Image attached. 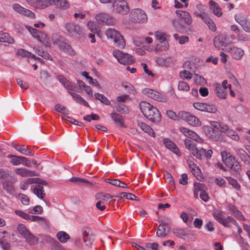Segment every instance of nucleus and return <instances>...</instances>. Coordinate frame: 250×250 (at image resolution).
Listing matches in <instances>:
<instances>
[{
  "mask_svg": "<svg viewBox=\"0 0 250 250\" xmlns=\"http://www.w3.org/2000/svg\"><path fill=\"white\" fill-rule=\"evenodd\" d=\"M0 42L13 43L14 40L8 33L0 31Z\"/></svg>",
  "mask_w": 250,
  "mask_h": 250,
  "instance_id": "32",
  "label": "nucleus"
},
{
  "mask_svg": "<svg viewBox=\"0 0 250 250\" xmlns=\"http://www.w3.org/2000/svg\"><path fill=\"white\" fill-rule=\"evenodd\" d=\"M179 117L186 121L191 125L198 126L201 125V122L199 120L189 112L181 111L179 113Z\"/></svg>",
  "mask_w": 250,
  "mask_h": 250,
  "instance_id": "9",
  "label": "nucleus"
},
{
  "mask_svg": "<svg viewBox=\"0 0 250 250\" xmlns=\"http://www.w3.org/2000/svg\"><path fill=\"white\" fill-rule=\"evenodd\" d=\"M180 130L184 135L188 138H190L195 141L199 143H202L203 142V139L195 132L186 127H181Z\"/></svg>",
  "mask_w": 250,
  "mask_h": 250,
  "instance_id": "15",
  "label": "nucleus"
},
{
  "mask_svg": "<svg viewBox=\"0 0 250 250\" xmlns=\"http://www.w3.org/2000/svg\"><path fill=\"white\" fill-rule=\"evenodd\" d=\"M51 245L52 250H64L62 246L56 240L52 241Z\"/></svg>",
  "mask_w": 250,
  "mask_h": 250,
  "instance_id": "62",
  "label": "nucleus"
},
{
  "mask_svg": "<svg viewBox=\"0 0 250 250\" xmlns=\"http://www.w3.org/2000/svg\"><path fill=\"white\" fill-rule=\"evenodd\" d=\"M64 28L67 35L70 36L75 35L80 39L84 37L85 34L83 29L77 24L72 22H67L65 24Z\"/></svg>",
  "mask_w": 250,
  "mask_h": 250,
  "instance_id": "4",
  "label": "nucleus"
},
{
  "mask_svg": "<svg viewBox=\"0 0 250 250\" xmlns=\"http://www.w3.org/2000/svg\"><path fill=\"white\" fill-rule=\"evenodd\" d=\"M215 92L217 96L221 98L225 99L226 96V93L224 88H223L221 85L218 83L215 84Z\"/></svg>",
  "mask_w": 250,
  "mask_h": 250,
  "instance_id": "37",
  "label": "nucleus"
},
{
  "mask_svg": "<svg viewBox=\"0 0 250 250\" xmlns=\"http://www.w3.org/2000/svg\"><path fill=\"white\" fill-rule=\"evenodd\" d=\"M96 20L100 22L111 25L114 22L113 19L110 15L104 13H100L96 15Z\"/></svg>",
  "mask_w": 250,
  "mask_h": 250,
  "instance_id": "17",
  "label": "nucleus"
},
{
  "mask_svg": "<svg viewBox=\"0 0 250 250\" xmlns=\"http://www.w3.org/2000/svg\"><path fill=\"white\" fill-rule=\"evenodd\" d=\"M231 56L236 60H240L244 55V51L241 48L233 47L230 49Z\"/></svg>",
  "mask_w": 250,
  "mask_h": 250,
  "instance_id": "27",
  "label": "nucleus"
},
{
  "mask_svg": "<svg viewBox=\"0 0 250 250\" xmlns=\"http://www.w3.org/2000/svg\"><path fill=\"white\" fill-rule=\"evenodd\" d=\"M226 40V36L225 35L221 34L217 36L214 38L213 43L216 47H219L225 44Z\"/></svg>",
  "mask_w": 250,
  "mask_h": 250,
  "instance_id": "30",
  "label": "nucleus"
},
{
  "mask_svg": "<svg viewBox=\"0 0 250 250\" xmlns=\"http://www.w3.org/2000/svg\"><path fill=\"white\" fill-rule=\"evenodd\" d=\"M159 221L161 222V224L158 227L156 235L159 237H164L167 235V232H166V228L168 226V224L163 222L162 221Z\"/></svg>",
  "mask_w": 250,
  "mask_h": 250,
  "instance_id": "23",
  "label": "nucleus"
},
{
  "mask_svg": "<svg viewBox=\"0 0 250 250\" xmlns=\"http://www.w3.org/2000/svg\"><path fill=\"white\" fill-rule=\"evenodd\" d=\"M206 104V103H195L193 104V106L195 109L198 110L205 111Z\"/></svg>",
  "mask_w": 250,
  "mask_h": 250,
  "instance_id": "63",
  "label": "nucleus"
},
{
  "mask_svg": "<svg viewBox=\"0 0 250 250\" xmlns=\"http://www.w3.org/2000/svg\"><path fill=\"white\" fill-rule=\"evenodd\" d=\"M180 76L182 79H191L192 78L191 74L188 70H185L180 73Z\"/></svg>",
  "mask_w": 250,
  "mask_h": 250,
  "instance_id": "64",
  "label": "nucleus"
},
{
  "mask_svg": "<svg viewBox=\"0 0 250 250\" xmlns=\"http://www.w3.org/2000/svg\"><path fill=\"white\" fill-rule=\"evenodd\" d=\"M0 178L10 183H15L17 181L15 174L7 169L0 168Z\"/></svg>",
  "mask_w": 250,
  "mask_h": 250,
  "instance_id": "13",
  "label": "nucleus"
},
{
  "mask_svg": "<svg viewBox=\"0 0 250 250\" xmlns=\"http://www.w3.org/2000/svg\"><path fill=\"white\" fill-rule=\"evenodd\" d=\"M230 209L232 212L233 215L235 217L237 218L242 220H245V218L242 213L239 210H237L234 207L232 206L231 208H230Z\"/></svg>",
  "mask_w": 250,
  "mask_h": 250,
  "instance_id": "54",
  "label": "nucleus"
},
{
  "mask_svg": "<svg viewBox=\"0 0 250 250\" xmlns=\"http://www.w3.org/2000/svg\"><path fill=\"white\" fill-rule=\"evenodd\" d=\"M7 157L11 158L10 162L14 166H18L21 163V158H22V156H18L14 155H8Z\"/></svg>",
  "mask_w": 250,
  "mask_h": 250,
  "instance_id": "41",
  "label": "nucleus"
},
{
  "mask_svg": "<svg viewBox=\"0 0 250 250\" xmlns=\"http://www.w3.org/2000/svg\"><path fill=\"white\" fill-rule=\"evenodd\" d=\"M17 229L19 233L23 237L26 236L27 234L29 232L26 227L23 224L19 225Z\"/></svg>",
  "mask_w": 250,
  "mask_h": 250,
  "instance_id": "52",
  "label": "nucleus"
},
{
  "mask_svg": "<svg viewBox=\"0 0 250 250\" xmlns=\"http://www.w3.org/2000/svg\"><path fill=\"white\" fill-rule=\"evenodd\" d=\"M138 125L145 132L148 133L150 136H154L155 133L152 128L149 125L140 121H138Z\"/></svg>",
  "mask_w": 250,
  "mask_h": 250,
  "instance_id": "29",
  "label": "nucleus"
},
{
  "mask_svg": "<svg viewBox=\"0 0 250 250\" xmlns=\"http://www.w3.org/2000/svg\"><path fill=\"white\" fill-rule=\"evenodd\" d=\"M34 193L40 199H42L45 195L44 188L39 185H37L34 187Z\"/></svg>",
  "mask_w": 250,
  "mask_h": 250,
  "instance_id": "34",
  "label": "nucleus"
},
{
  "mask_svg": "<svg viewBox=\"0 0 250 250\" xmlns=\"http://www.w3.org/2000/svg\"><path fill=\"white\" fill-rule=\"evenodd\" d=\"M54 5L63 10L66 9L69 7V2L66 0H55Z\"/></svg>",
  "mask_w": 250,
  "mask_h": 250,
  "instance_id": "35",
  "label": "nucleus"
},
{
  "mask_svg": "<svg viewBox=\"0 0 250 250\" xmlns=\"http://www.w3.org/2000/svg\"><path fill=\"white\" fill-rule=\"evenodd\" d=\"M17 54L22 57H31L32 58H36V56L31 53L23 49H20L17 51Z\"/></svg>",
  "mask_w": 250,
  "mask_h": 250,
  "instance_id": "47",
  "label": "nucleus"
},
{
  "mask_svg": "<svg viewBox=\"0 0 250 250\" xmlns=\"http://www.w3.org/2000/svg\"><path fill=\"white\" fill-rule=\"evenodd\" d=\"M155 37L160 42V44H157L156 48L160 51H166L167 50L168 48V44L166 41L165 34L157 31L155 33Z\"/></svg>",
  "mask_w": 250,
  "mask_h": 250,
  "instance_id": "14",
  "label": "nucleus"
},
{
  "mask_svg": "<svg viewBox=\"0 0 250 250\" xmlns=\"http://www.w3.org/2000/svg\"><path fill=\"white\" fill-rule=\"evenodd\" d=\"M191 171L198 180L201 181L203 179V175L201 174L200 169L198 167L196 166H194V167H192Z\"/></svg>",
  "mask_w": 250,
  "mask_h": 250,
  "instance_id": "44",
  "label": "nucleus"
},
{
  "mask_svg": "<svg viewBox=\"0 0 250 250\" xmlns=\"http://www.w3.org/2000/svg\"><path fill=\"white\" fill-rule=\"evenodd\" d=\"M69 94L73 97L74 100L80 104H83L86 106H89V104L80 95L73 92H69Z\"/></svg>",
  "mask_w": 250,
  "mask_h": 250,
  "instance_id": "36",
  "label": "nucleus"
},
{
  "mask_svg": "<svg viewBox=\"0 0 250 250\" xmlns=\"http://www.w3.org/2000/svg\"><path fill=\"white\" fill-rule=\"evenodd\" d=\"M221 155L223 161L228 167H229L234 162L235 157L230 155V153L226 151H223L221 153Z\"/></svg>",
  "mask_w": 250,
  "mask_h": 250,
  "instance_id": "21",
  "label": "nucleus"
},
{
  "mask_svg": "<svg viewBox=\"0 0 250 250\" xmlns=\"http://www.w3.org/2000/svg\"><path fill=\"white\" fill-rule=\"evenodd\" d=\"M27 28L32 36L42 42H48L49 38L46 34L29 26Z\"/></svg>",
  "mask_w": 250,
  "mask_h": 250,
  "instance_id": "11",
  "label": "nucleus"
},
{
  "mask_svg": "<svg viewBox=\"0 0 250 250\" xmlns=\"http://www.w3.org/2000/svg\"><path fill=\"white\" fill-rule=\"evenodd\" d=\"M83 240L86 245L90 246L92 245L94 240L93 234L91 233L90 229L88 228L83 229Z\"/></svg>",
  "mask_w": 250,
  "mask_h": 250,
  "instance_id": "19",
  "label": "nucleus"
},
{
  "mask_svg": "<svg viewBox=\"0 0 250 250\" xmlns=\"http://www.w3.org/2000/svg\"><path fill=\"white\" fill-rule=\"evenodd\" d=\"M236 21L238 22L247 32H250V22L245 18L235 17Z\"/></svg>",
  "mask_w": 250,
  "mask_h": 250,
  "instance_id": "25",
  "label": "nucleus"
},
{
  "mask_svg": "<svg viewBox=\"0 0 250 250\" xmlns=\"http://www.w3.org/2000/svg\"><path fill=\"white\" fill-rule=\"evenodd\" d=\"M94 95L95 96L96 99L100 101L101 102H102V103L106 105H109L110 104V101L104 95L98 93H95Z\"/></svg>",
  "mask_w": 250,
  "mask_h": 250,
  "instance_id": "46",
  "label": "nucleus"
},
{
  "mask_svg": "<svg viewBox=\"0 0 250 250\" xmlns=\"http://www.w3.org/2000/svg\"><path fill=\"white\" fill-rule=\"evenodd\" d=\"M55 0H42V8L44 9L49 6L54 5Z\"/></svg>",
  "mask_w": 250,
  "mask_h": 250,
  "instance_id": "61",
  "label": "nucleus"
},
{
  "mask_svg": "<svg viewBox=\"0 0 250 250\" xmlns=\"http://www.w3.org/2000/svg\"><path fill=\"white\" fill-rule=\"evenodd\" d=\"M34 49L35 50V53L39 56H40L46 60L51 59V56L47 52L43 50L42 48H40V47H37L35 48Z\"/></svg>",
  "mask_w": 250,
  "mask_h": 250,
  "instance_id": "39",
  "label": "nucleus"
},
{
  "mask_svg": "<svg viewBox=\"0 0 250 250\" xmlns=\"http://www.w3.org/2000/svg\"><path fill=\"white\" fill-rule=\"evenodd\" d=\"M15 172L22 177H32L38 175V173L36 171L29 170L25 168H16Z\"/></svg>",
  "mask_w": 250,
  "mask_h": 250,
  "instance_id": "20",
  "label": "nucleus"
},
{
  "mask_svg": "<svg viewBox=\"0 0 250 250\" xmlns=\"http://www.w3.org/2000/svg\"><path fill=\"white\" fill-rule=\"evenodd\" d=\"M116 197L122 199L123 198H125L127 199L131 200H135V201H139V199L138 197L136 196L135 195L130 193H126L125 192H123L120 193V194L118 196H116Z\"/></svg>",
  "mask_w": 250,
  "mask_h": 250,
  "instance_id": "33",
  "label": "nucleus"
},
{
  "mask_svg": "<svg viewBox=\"0 0 250 250\" xmlns=\"http://www.w3.org/2000/svg\"><path fill=\"white\" fill-rule=\"evenodd\" d=\"M194 14L196 16L200 17L204 22L208 25V28L212 31L215 32L216 30V26L213 20L210 18L208 15L205 12H194Z\"/></svg>",
  "mask_w": 250,
  "mask_h": 250,
  "instance_id": "12",
  "label": "nucleus"
},
{
  "mask_svg": "<svg viewBox=\"0 0 250 250\" xmlns=\"http://www.w3.org/2000/svg\"><path fill=\"white\" fill-rule=\"evenodd\" d=\"M217 111V108L213 104H206L204 112L214 113Z\"/></svg>",
  "mask_w": 250,
  "mask_h": 250,
  "instance_id": "58",
  "label": "nucleus"
},
{
  "mask_svg": "<svg viewBox=\"0 0 250 250\" xmlns=\"http://www.w3.org/2000/svg\"><path fill=\"white\" fill-rule=\"evenodd\" d=\"M27 2L36 8H42V0H26Z\"/></svg>",
  "mask_w": 250,
  "mask_h": 250,
  "instance_id": "53",
  "label": "nucleus"
},
{
  "mask_svg": "<svg viewBox=\"0 0 250 250\" xmlns=\"http://www.w3.org/2000/svg\"><path fill=\"white\" fill-rule=\"evenodd\" d=\"M209 8L213 14L217 17H220L222 15L221 8L217 3L213 0L209 1Z\"/></svg>",
  "mask_w": 250,
  "mask_h": 250,
  "instance_id": "24",
  "label": "nucleus"
},
{
  "mask_svg": "<svg viewBox=\"0 0 250 250\" xmlns=\"http://www.w3.org/2000/svg\"><path fill=\"white\" fill-rule=\"evenodd\" d=\"M194 81L196 84L199 85H203L206 83V80L203 77L197 74H195L194 75Z\"/></svg>",
  "mask_w": 250,
  "mask_h": 250,
  "instance_id": "51",
  "label": "nucleus"
},
{
  "mask_svg": "<svg viewBox=\"0 0 250 250\" xmlns=\"http://www.w3.org/2000/svg\"><path fill=\"white\" fill-rule=\"evenodd\" d=\"M130 20L133 22L145 23L147 21V17L144 11L136 8L132 9L129 14Z\"/></svg>",
  "mask_w": 250,
  "mask_h": 250,
  "instance_id": "6",
  "label": "nucleus"
},
{
  "mask_svg": "<svg viewBox=\"0 0 250 250\" xmlns=\"http://www.w3.org/2000/svg\"><path fill=\"white\" fill-rule=\"evenodd\" d=\"M228 180L229 184L231 185L234 188H235L237 190H240V185L239 184L236 180L229 177L228 178Z\"/></svg>",
  "mask_w": 250,
  "mask_h": 250,
  "instance_id": "57",
  "label": "nucleus"
},
{
  "mask_svg": "<svg viewBox=\"0 0 250 250\" xmlns=\"http://www.w3.org/2000/svg\"><path fill=\"white\" fill-rule=\"evenodd\" d=\"M163 143L167 148L171 150L175 154L178 155L179 150L173 142L168 139L165 138L163 140Z\"/></svg>",
  "mask_w": 250,
  "mask_h": 250,
  "instance_id": "26",
  "label": "nucleus"
},
{
  "mask_svg": "<svg viewBox=\"0 0 250 250\" xmlns=\"http://www.w3.org/2000/svg\"><path fill=\"white\" fill-rule=\"evenodd\" d=\"M19 198H20L21 201L23 205H27L29 203V197L23 194L20 193L18 195Z\"/></svg>",
  "mask_w": 250,
  "mask_h": 250,
  "instance_id": "59",
  "label": "nucleus"
},
{
  "mask_svg": "<svg viewBox=\"0 0 250 250\" xmlns=\"http://www.w3.org/2000/svg\"><path fill=\"white\" fill-rule=\"evenodd\" d=\"M60 48L64 52L70 54L71 55H74L75 52L72 49V47L65 42H62L59 44Z\"/></svg>",
  "mask_w": 250,
  "mask_h": 250,
  "instance_id": "28",
  "label": "nucleus"
},
{
  "mask_svg": "<svg viewBox=\"0 0 250 250\" xmlns=\"http://www.w3.org/2000/svg\"><path fill=\"white\" fill-rule=\"evenodd\" d=\"M10 182H4L2 184L3 188L9 193H13L14 188L13 186L9 184Z\"/></svg>",
  "mask_w": 250,
  "mask_h": 250,
  "instance_id": "56",
  "label": "nucleus"
},
{
  "mask_svg": "<svg viewBox=\"0 0 250 250\" xmlns=\"http://www.w3.org/2000/svg\"><path fill=\"white\" fill-rule=\"evenodd\" d=\"M143 93L146 96H148L155 100L160 102L163 101L164 98L162 97L161 95L157 91L153 89L145 88L143 89Z\"/></svg>",
  "mask_w": 250,
  "mask_h": 250,
  "instance_id": "18",
  "label": "nucleus"
},
{
  "mask_svg": "<svg viewBox=\"0 0 250 250\" xmlns=\"http://www.w3.org/2000/svg\"><path fill=\"white\" fill-rule=\"evenodd\" d=\"M178 88L179 91L187 92L189 90L190 87L187 83L184 81H180L178 83Z\"/></svg>",
  "mask_w": 250,
  "mask_h": 250,
  "instance_id": "43",
  "label": "nucleus"
},
{
  "mask_svg": "<svg viewBox=\"0 0 250 250\" xmlns=\"http://www.w3.org/2000/svg\"><path fill=\"white\" fill-rule=\"evenodd\" d=\"M70 181L72 182L77 183L81 186L91 185V183L88 180L77 177L71 178Z\"/></svg>",
  "mask_w": 250,
  "mask_h": 250,
  "instance_id": "38",
  "label": "nucleus"
},
{
  "mask_svg": "<svg viewBox=\"0 0 250 250\" xmlns=\"http://www.w3.org/2000/svg\"><path fill=\"white\" fill-rule=\"evenodd\" d=\"M112 119L117 124H119L122 126H125L123 119L122 116L115 112L111 114Z\"/></svg>",
  "mask_w": 250,
  "mask_h": 250,
  "instance_id": "40",
  "label": "nucleus"
},
{
  "mask_svg": "<svg viewBox=\"0 0 250 250\" xmlns=\"http://www.w3.org/2000/svg\"><path fill=\"white\" fill-rule=\"evenodd\" d=\"M57 238L62 243H65L69 238V235L64 231H60L57 234Z\"/></svg>",
  "mask_w": 250,
  "mask_h": 250,
  "instance_id": "42",
  "label": "nucleus"
},
{
  "mask_svg": "<svg viewBox=\"0 0 250 250\" xmlns=\"http://www.w3.org/2000/svg\"><path fill=\"white\" fill-rule=\"evenodd\" d=\"M172 232L176 236L181 239H192L195 236L193 231L188 229L175 228L172 230Z\"/></svg>",
  "mask_w": 250,
  "mask_h": 250,
  "instance_id": "10",
  "label": "nucleus"
},
{
  "mask_svg": "<svg viewBox=\"0 0 250 250\" xmlns=\"http://www.w3.org/2000/svg\"><path fill=\"white\" fill-rule=\"evenodd\" d=\"M113 54L120 63L126 64L134 62L132 56L127 53H125L119 50H115L113 52Z\"/></svg>",
  "mask_w": 250,
  "mask_h": 250,
  "instance_id": "8",
  "label": "nucleus"
},
{
  "mask_svg": "<svg viewBox=\"0 0 250 250\" xmlns=\"http://www.w3.org/2000/svg\"><path fill=\"white\" fill-rule=\"evenodd\" d=\"M32 221L33 222H38L43 227L47 226V223L48 222L47 220L40 216H32Z\"/></svg>",
  "mask_w": 250,
  "mask_h": 250,
  "instance_id": "45",
  "label": "nucleus"
},
{
  "mask_svg": "<svg viewBox=\"0 0 250 250\" xmlns=\"http://www.w3.org/2000/svg\"><path fill=\"white\" fill-rule=\"evenodd\" d=\"M65 82V83H64V87L67 88L68 90H74L76 92H78V88L77 87L71 83L69 81H64Z\"/></svg>",
  "mask_w": 250,
  "mask_h": 250,
  "instance_id": "60",
  "label": "nucleus"
},
{
  "mask_svg": "<svg viewBox=\"0 0 250 250\" xmlns=\"http://www.w3.org/2000/svg\"><path fill=\"white\" fill-rule=\"evenodd\" d=\"M112 8L113 12L121 15L127 14L130 10L128 3L125 0H114Z\"/></svg>",
  "mask_w": 250,
  "mask_h": 250,
  "instance_id": "5",
  "label": "nucleus"
},
{
  "mask_svg": "<svg viewBox=\"0 0 250 250\" xmlns=\"http://www.w3.org/2000/svg\"><path fill=\"white\" fill-rule=\"evenodd\" d=\"M62 119L63 120H65L67 122H69L75 125H79V126L83 125L82 123L78 121L77 120H76L70 117L64 116L62 117Z\"/></svg>",
  "mask_w": 250,
  "mask_h": 250,
  "instance_id": "55",
  "label": "nucleus"
},
{
  "mask_svg": "<svg viewBox=\"0 0 250 250\" xmlns=\"http://www.w3.org/2000/svg\"><path fill=\"white\" fill-rule=\"evenodd\" d=\"M184 144L186 148L188 149L192 155L198 160L205 159L208 160L212 157L213 151L211 149H208L207 151L203 148L197 147L196 145L189 139H186Z\"/></svg>",
  "mask_w": 250,
  "mask_h": 250,
  "instance_id": "1",
  "label": "nucleus"
},
{
  "mask_svg": "<svg viewBox=\"0 0 250 250\" xmlns=\"http://www.w3.org/2000/svg\"><path fill=\"white\" fill-rule=\"evenodd\" d=\"M27 243L30 244H34L38 242V238L30 232L24 237Z\"/></svg>",
  "mask_w": 250,
  "mask_h": 250,
  "instance_id": "49",
  "label": "nucleus"
},
{
  "mask_svg": "<svg viewBox=\"0 0 250 250\" xmlns=\"http://www.w3.org/2000/svg\"><path fill=\"white\" fill-rule=\"evenodd\" d=\"M54 108L56 111L64 115H67L69 113V110L64 106L60 104H56Z\"/></svg>",
  "mask_w": 250,
  "mask_h": 250,
  "instance_id": "50",
  "label": "nucleus"
},
{
  "mask_svg": "<svg viewBox=\"0 0 250 250\" xmlns=\"http://www.w3.org/2000/svg\"><path fill=\"white\" fill-rule=\"evenodd\" d=\"M216 221L226 227H230L229 224L235 223V220L231 216H226L223 211L216 210L213 213Z\"/></svg>",
  "mask_w": 250,
  "mask_h": 250,
  "instance_id": "7",
  "label": "nucleus"
},
{
  "mask_svg": "<svg viewBox=\"0 0 250 250\" xmlns=\"http://www.w3.org/2000/svg\"><path fill=\"white\" fill-rule=\"evenodd\" d=\"M203 130L206 135L210 138H213V134L214 133V130L210 126L206 125L203 127Z\"/></svg>",
  "mask_w": 250,
  "mask_h": 250,
  "instance_id": "48",
  "label": "nucleus"
},
{
  "mask_svg": "<svg viewBox=\"0 0 250 250\" xmlns=\"http://www.w3.org/2000/svg\"><path fill=\"white\" fill-rule=\"evenodd\" d=\"M13 147L21 153L28 156H33L34 154L30 150L29 146H20L17 144H15Z\"/></svg>",
  "mask_w": 250,
  "mask_h": 250,
  "instance_id": "22",
  "label": "nucleus"
},
{
  "mask_svg": "<svg viewBox=\"0 0 250 250\" xmlns=\"http://www.w3.org/2000/svg\"><path fill=\"white\" fill-rule=\"evenodd\" d=\"M108 39L113 40L116 45L120 48H123L125 45V42L123 36L119 32L112 28H108L105 31Z\"/></svg>",
  "mask_w": 250,
  "mask_h": 250,
  "instance_id": "3",
  "label": "nucleus"
},
{
  "mask_svg": "<svg viewBox=\"0 0 250 250\" xmlns=\"http://www.w3.org/2000/svg\"><path fill=\"white\" fill-rule=\"evenodd\" d=\"M140 108L143 115L149 120L154 123L161 121V115L158 109L146 101L140 104Z\"/></svg>",
  "mask_w": 250,
  "mask_h": 250,
  "instance_id": "2",
  "label": "nucleus"
},
{
  "mask_svg": "<svg viewBox=\"0 0 250 250\" xmlns=\"http://www.w3.org/2000/svg\"><path fill=\"white\" fill-rule=\"evenodd\" d=\"M176 14L181 21H183L187 25H190L192 23V19L190 14L187 11L177 10L176 11Z\"/></svg>",
  "mask_w": 250,
  "mask_h": 250,
  "instance_id": "16",
  "label": "nucleus"
},
{
  "mask_svg": "<svg viewBox=\"0 0 250 250\" xmlns=\"http://www.w3.org/2000/svg\"><path fill=\"white\" fill-rule=\"evenodd\" d=\"M207 187L206 186L203 184L201 183H195L194 184V197L196 198H198V195L204 190H206Z\"/></svg>",
  "mask_w": 250,
  "mask_h": 250,
  "instance_id": "31",
  "label": "nucleus"
}]
</instances>
